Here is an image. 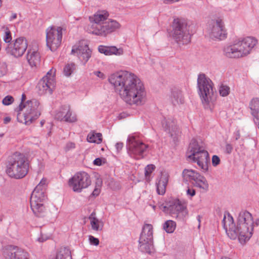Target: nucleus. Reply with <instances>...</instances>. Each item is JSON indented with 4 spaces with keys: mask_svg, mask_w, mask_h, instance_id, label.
<instances>
[{
    "mask_svg": "<svg viewBox=\"0 0 259 259\" xmlns=\"http://www.w3.org/2000/svg\"><path fill=\"white\" fill-rule=\"evenodd\" d=\"M108 80L126 103L137 106L145 103L146 96L145 88L136 75L127 71H119L111 74Z\"/></svg>",
    "mask_w": 259,
    "mask_h": 259,
    "instance_id": "obj_1",
    "label": "nucleus"
},
{
    "mask_svg": "<svg viewBox=\"0 0 259 259\" xmlns=\"http://www.w3.org/2000/svg\"><path fill=\"white\" fill-rule=\"evenodd\" d=\"M222 224L228 236L233 240L238 238L239 242L242 244L249 240L252 235V217L247 211H242L239 213L237 225L234 223L233 218L229 213H227V215L224 214Z\"/></svg>",
    "mask_w": 259,
    "mask_h": 259,
    "instance_id": "obj_2",
    "label": "nucleus"
},
{
    "mask_svg": "<svg viewBox=\"0 0 259 259\" xmlns=\"http://www.w3.org/2000/svg\"><path fill=\"white\" fill-rule=\"evenodd\" d=\"M108 16L109 14L105 11H98L93 16H90L87 31L97 35L106 36L119 29L121 25L116 20L109 19L104 22Z\"/></svg>",
    "mask_w": 259,
    "mask_h": 259,
    "instance_id": "obj_3",
    "label": "nucleus"
},
{
    "mask_svg": "<svg viewBox=\"0 0 259 259\" xmlns=\"http://www.w3.org/2000/svg\"><path fill=\"white\" fill-rule=\"evenodd\" d=\"M256 38L251 36L241 38L223 49L224 55L228 58L239 59L249 55L257 44Z\"/></svg>",
    "mask_w": 259,
    "mask_h": 259,
    "instance_id": "obj_4",
    "label": "nucleus"
},
{
    "mask_svg": "<svg viewBox=\"0 0 259 259\" xmlns=\"http://www.w3.org/2000/svg\"><path fill=\"white\" fill-rule=\"evenodd\" d=\"M29 166L27 157L23 153L16 152L9 157L6 171L11 178L22 179L27 174Z\"/></svg>",
    "mask_w": 259,
    "mask_h": 259,
    "instance_id": "obj_5",
    "label": "nucleus"
},
{
    "mask_svg": "<svg viewBox=\"0 0 259 259\" xmlns=\"http://www.w3.org/2000/svg\"><path fill=\"white\" fill-rule=\"evenodd\" d=\"M197 87L204 108L211 109L216 100L212 89V81L204 74H200L197 78Z\"/></svg>",
    "mask_w": 259,
    "mask_h": 259,
    "instance_id": "obj_6",
    "label": "nucleus"
},
{
    "mask_svg": "<svg viewBox=\"0 0 259 259\" xmlns=\"http://www.w3.org/2000/svg\"><path fill=\"white\" fill-rule=\"evenodd\" d=\"M171 28L169 35L178 44L185 45L190 42V26L186 20L179 18L174 19Z\"/></svg>",
    "mask_w": 259,
    "mask_h": 259,
    "instance_id": "obj_7",
    "label": "nucleus"
},
{
    "mask_svg": "<svg viewBox=\"0 0 259 259\" xmlns=\"http://www.w3.org/2000/svg\"><path fill=\"white\" fill-rule=\"evenodd\" d=\"M191 154L187 156V158L194 162H196L203 172L208 170V163L209 160V154L203 147L199 145L196 140H191L188 153Z\"/></svg>",
    "mask_w": 259,
    "mask_h": 259,
    "instance_id": "obj_8",
    "label": "nucleus"
},
{
    "mask_svg": "<svg viewBox=\"0 0 259 259\" xmlns=\"http://www.w3.org/2000/svg\"><path fill=\"white\" fill-rule=\"evenodd\" d=\"M45 189H41L39 186H36L33 191L30 197V207L37 217H42L46 213V208L42 203L46 198Z\"/></svg>",
    "mask_w": 259,
    "mask_h": 259,
    "instance_id": "obj_9",
    "label": "nucleus"
},
{
    "mask_svg": "<svg viewBox=\"0 0 259 259\" xmlns=\"http://www.w3.org/2000/svg\"><path fill=\"white\" fill-rule=\"evenodd\" d=\"M18 108V111L25 110L23 115L24 123L26 124H31L40 115L39 103L35 99L28 100L24 104H20Z\"/></svg>",
    "mask_w": 259,
    "mask_h": 259,
    "instance_id": "obj_10",
    "label": "nucleus"
},
{
    "mask_svg": "<svg viewBox=\"0 0 259 259\" xmlns=\"http://www.w3.org/2000/svg\"><path fill=\"white\" fill-rule=\"evenodd\" d=\"M148 145L139 140L137 136L130 135L127 139L126 147L129 155L135 159L144 157Z\"/></svg>",
    "mask_w": 259,
    "mask_h": 259,
    "instance_id": "obj_11",
    "label": "nucleus"
},
{
    "mask_svg": "<svg viewBox=\"0 0 259 259\" xmlns=\"http://www.w3.org/2000/svg\"><path fill=\"white\" fill-rule=\"evenodd\" d=\"M159 207L164 213L180 220H183L188 214L186 206L179 199L170 201L166 205L162 204Z\"/></svg>",
    "mask_w": 259,
    "mask_h": 259,
    "instance_id": "obj_12",
    "label": "nucleus"
},
{
    "mask_svg": "<svg viewBox=\"0 0 259 259\" xmlns=\"http://www.w3.org/2000/svg\"><path fill=\"white\" fill-rule=\"evenodd\" d=\"M91 183L90 176L86 172L80 171L76 173L69 179L68 185L73 192L80 193L90 186Z\"/></svg>",
    "mask_w": 259,
    "mask_h": 259,
    "instance_id": "obj_13",
    "label": "nucleus"
},
{
    "mask_svg": "<svg viewBox=\"0 0 259 259\" xmlns=\"http://www.w3.org/2000/svg\"><path fill=\"white\" fill-rule=\"evenodd\" d=\"M183 178L185 181L191 182L194 186L205 191L208 189V184L205 178L196 171L192 169L183 170Z\"/></svg>",
    "mask_w": 259,
    "mask_h": 259,
    "instance_id": "obj_14",
    "label": "nucleus"
},
{
    "mask_svg": "<svg viewBox=\"0 0 259 259\" xmlns=\"http://www.w3.org/2000/svg\"><path fill=\"white\" fill-rule=\"evenodd\" d=\"M62 39V28L51 27L46 30L47 47L52 51H56L60 46Z\"/></svg>",
    "mask_w": 259,
    "mask_h": 259,
    "instance_id": "obj_15",
    "label": "nucleus"
},
{
    "mask_svg": "<svg viewBox=\"0 0 259 259\" xmlns=\"http://www.w3.org/2000/svg\"><path fill=\"white\" fill-rule=\"evenodd\" d=\"M208 34L214 40H222L227 37V33L224 23L220 18L213 20L208 28Z\"/></svg>",
    "mask_w": 259,
    "mask_h": 259,
    "instance_id": "obj_16",
    "label": "nucleus"
},
{
    "mask_svg": "<svg viewBox=\"0 0 259 259\" xmlns=\"http://www.w3.org/2000/svg\"><path fill=\"white\" fill-rule=\"evenodd\" d=\"M8 46L6 49L7 52L15 57H19L22 56L26 51L28 44L25 37H20L17 38L14 43L9 44Z\"/></svg>",
    "mask_w": 259,
    "mask_h": 259,
    "instance_id": "obj_17",
    "label": "nucleus"
},
{
    "mask_svg": "<svg viewBox=\"0 0 259 259\" xmlns=\"http://www.w3.org/2000/svg\"><path fill=\"white\" fill-rule=\"evenodd\" d=\"M52 72V69L48 72L46 76L38 82L37 88L39 94L42 95L47 93L51 94L52 93L55 87L56 82Z\"/></svg>",
    "mask_w": 259,
    "mask_h": 259,
    "instance_id": "obj_18",
    "label": "nucleus"
},
{
    "mask_svg": "<svg viewBox=\"0 0 259 259\" xmlns=\"http://www.w3.org/2000/svg\"><path fill=\"white\" fill-rule=\"evenodd\" d=\"M5 259H29L28 254L23 249L14 245H7L3 250Z\"/></svg>",
    "mask_w": 259,
    "mask_h": 259,
    "instance_id": "obj_19",
    "label": "nucleus"
},
{
    "mask_svg": "<svg viewBox=\"0 0 259 259\" xmlns=\"http://www.w3.org/2000/svg\"><path fill=\"white\" fill-rule=\"evenodd\" d=\"M75 53L81 60L84 61V64H85L91 57L92 51L88 46L85 45L79 46L75 48L73 47L71 50V54H75Z\"/></svg>",
    "mask_w": 259,
    "mask_h": 259,
    "instance_id": "obj_20",
    "label": "nucleus"
},
{
    "mask_svg": "<svg viewBox=\"0 0 259 259\" xmlns=\"http://www.w3.org/2000/svg\"><path fill=\"white\" fill-rule=\"evenodd\" d=\"M169 99L174 106L183 104L185 102V98L182 90L177 88L171 89Z\"/></svg>",
    "mask_w": 259,
    "mask_h": 259,
    "instance_id": "obj_21",
    "label": "nucleus"
},
{
    "mask_svg": "<svg viewBox=\"0 0 259 259\" xmlns=\"http://www.w3.org/2000/svg\"><path fill=\"white\" fill-rule=\"evenodd\" d=\"M249 108L251 114L253 117L254 123L259 128V99L257 98H253L249 103Z\"/></svg>",
    "mask_w": 259,
    "mask_h": 259,
    "instance_id": "obj_22",
    "label": "nucleus"
},
{
    "mask_svg": "<svg viewBox=\"0 0 259 259\" xmlns=\"http://www.w3.org/2000/svg\"><path fill=\"white\" fill-rule=\"evenodd\" d=\"M98 51L100 53L107 56L112 55L120 56L123 54V50L122 48L118 49L115 46H99Z\"/></svg>",
    "mask_w": 259,
    "mask_h": 259,
    "instance_id": "obj_23",
    "label": "nucleus"
},
{
    "mask_svg": "<svg viewBox=\"0 0 259 259\" xmlns=\"http://www.w3.org/2000/svg\"><path fill=\"white\" fill-rule=\"evenodd\" d=\"M27 60L31 68H36L40 62V54L36 51L28 50L27 54Z\"/></svg>",
    "mask_w": 259,
    "mask_h": 259,
    "instance_id": "obj_24",
    "label": "nucleus"
},
{
    "mask_svg": "<svg viewBox=\"0 0 259 259\" xmlns=\"http://www.w3.org/2000/svg\"><path fill=\"white\" fill-rule=\"evenodd\" d=\"M162 124L164 131L171 137H174L178 134V128L174 120L165 119L162 121Z\"/></svg>",
    "mask_w": 259,
    "mask_h": 259,
    "instance_id": "obj_25",
    "label": "nucleus"
},
{
    "mask_svg": "<svg viewBox=\"0 0 259 259\" xmlns=\"http://www.w3.org/2000/svg\"><path fill=\"white\" fill-rule=\"evenodd\" d=\"M139 249L143 252L150 253L153 248V239L140 237L139 240Z\"/></svg>",
    "mask_w": 259,
    "mask_h": 259,
    "instance_id": "obj_26",
    "label": "nucleus"
},
{
    "mask_svg": "<svg viewBox=\"0 0 259 259\" xmlns=\"http://www.w3.org/2000/svg\"><path fill=\"white\" fill-rule=\"evenodd\" d=\"M168 181V176L167 174L163 173L156 183L157 192L159 195H163L165 192L166 187Z\"/></svg>",
    "mask_w": 259,
    "mask_h": 259,
    "instance_id": "obj_27",
    "label": "nucleus"
},
{
    "mask_svg": "<svg viewBox=\"0 0 259 259\" xmlns=\"http://www.w3.org/2000/svg\"><path fill=\"white\" fill-rule=\"evenodd\" d=\"M95 213L93 212L89 218L91 222L92 229L96 231L101 230L103 228V225H100L101 223L98 219L95 217Z\"/></svg>",
    "mask_w": 259,
    "mask_h": 259,
    "instance_id": "obj_28",
    "label": "nucleus"
},
{
    "mask_svg": "<svg viewBox=\"0 0 259 259\" xmlns=\"http://www.w3.org/2000/svg\"><path fill=\"white\" fill-rule=\"evenodd\" d=\"M56 259H72L70 250L67 247H62L57 252Z\"/></svg>",
    "mask_w": 259,
    "mask_h": 259,
    "instance_id": "obj_29",
    "label": "nucleus"
},
{
    "mask_svg": "<svg viewBox=\"0 0 259 259\" xmlns=\"http://www.w3.org/2000/svg\"><path fill=\"white\" fill-rule=\"evenodd\" d=\"M153 239V227L151 224H146L143 228L140 237Z\"/></svg>",
    "mask_w": 259,
    "mask_h": 259,
    "instance_id": "obj_30",
    "label": "nucleus"
},
{
    "mask_svg": "<svg viewBox=\"0 0 259 259\" xmlns=\"http://www.w3.org/2000/svg\"><path fill=\"white\" fill-rule=\"evenodd\" d=\"M69 109V105H64L61 106L60 109L57 111L55 114V118L60 121H63L64 119V115H65L66 113Z\"/></svg>",
    "mask_w": 259,
    "mask_h": 259,
    "instance_id": "obj_31",
    "label": "nucleus"
},
{
    "mask_svg": "<svg viewBox=\"0 0 259 259\" xmlns=\"http://www.w3.org/2000/svg\"><path fill=\"white\" fill-rule=\"evenodd\" d=\"M87 141L90 143L99 144L102 141V134L101 133H90L87 136Z\"/></svg>",
    "mask_w": 259,
    "mask_h": 259,
    "instance_id": "obj_32",
    "label": "nucleus"
},
{
    "mask_svg": "<svg viewBox=\"0 0 259 259\" xmlns=\"http://www.w3.org/2000/svg\"><path fill=\"white\" fill-rule=\"evenodd\" d=\"M176 227V223L175 222L168 220L164 223L163 228L167 233H171L175 231Z\"/></svg>",
    "mask_w": 259,
    "mask_h": 259,
    "instance_id": "obj_33",
    "label": "nucleus"
},
{
    "mask_svg": "<svg viewBox=\"0 0 259 259\" xmlns=\"http://www.w3.org/2000/svg\"><path fill=\"white\" fill-rule=\"evenodd\" d=\"M75 69V65L73 63L67 64L66 65L63 69V72L65 76L68 77L71 75L72 72Z\"/></svg>",
    "mask_w": 259,
    "mask_h": 259,
    "instance_id": "obj_34",
    "label": "nucleus"
},
{
    "mask_svg": "<svg viewBox=\"0 0 259 259\" xmlns=\"http://www.w3.org/2000/svg\"><path fill=\"white\" fill-rule=\"evenodd\" d=\"M155 166L153 164H149L145 168V176L147 181H150V175L155 169Z\"/></svg>",
    "mask_w": 259,
    "mask_h": 259,
    "instance_id": "obj_35",
    "label": "nucleus"
},
{
    "mask_svg": "<svg viewBox=\"0 0 259 259\" xmlns=\"http://www.w3.org/2000/svg\"><path fill=\"white\" fill-rule=\"evenodd\" d=\"M64 119L63 121H65L68 122H74L77 120L76 117L75 115H72V112L70 110V107H69V109L66 113L65 115H64Z\"/></svg>",
    "mask_w": 259,
    "mask_h": 259,
    "instance_id": "obj_36",
    "label": "nucleus"
},
{
    "mask_svg": "<svg viewBox=\"0 0 259 259\" xmlns=\"http://www.w3.org/2000/svg\"><path fill=\"white\" fill-rule=\"evenodd\" d=\"M4 35L3 37L4 40L6 43H11L12 40L11 33L9 29L7 28H4Z\"/></svg>",
    "mask_w": 259,
    "mask_h": 259,
    "instance_id": "obj_37",
    "label": "nucleus"
},
{
    "mask_svg": "<svg viewBox=\"0 0 259 259\" xmlns=\"http://www.w3.org/2000/svg\"><path fill=\"white\" fill-rule=\"evenodd\" d=\"M219 92L221 96L226 97L230 93V88L226 85L222 84L220 87Z\"/></svg>",
    "mask_w": 259,
    "mask_h": 259,
    "instance_id": "obj_38",
    "label": "nucleus"
},
{
    "mask_svg": "<svg viewBox=\"0 0 259 259\" xmlns=\"http://www.w3.org/2000/svg\"><path fill=\"white\" fill-rule=\"evenodd\" d=\"M13 102L14 98L11 96H7L5 97L2 101L3 104L7 106L11 104Z\"/></svg>",
    "mask_w": 259,
    "mask_h": 259,
    "instance_id": "obj_39",
    "label": "nucleus"
},
{
    "mask_svg": "<svg viewBox=\"0 0 259 259\" xmlns=\"http://www.w3.org/2000/svg\"><path fill=\"white\" fill-rule=\"evenodd\" d=\"M7 70L6 63L4 62H0V77L6 74Z\"/></svg>",
    "mask_w": 259,
    "mask_h": 259,
    "instance_id": "obj_40",
    "label": "nucleus"
},
{
    "mask_svg": "<svg viewBox=\"0 0 259 259\" xmlns=\"http://www.w3.org/2000/svg\"><path fill=\"white\" fill-rule=\"evenodd\" d=\"M89 241L92 245L97 246L99 244V240L98 238L94 237L93 236H89Z\"/></svg>",
    "mask_w": 259,
    "mask_h": 259,
    "instance_id": "obj_41",
    "label": "nucleus"
},
{
    "mask_svg": "<svg viewBox=\"0 0 259 259\" xmlns=\"http://www.w3.org/2000/svg\"><path fill=\"white\" fill-rule=\"evenodd\" d=\"M220 163V159L217 155H213L212 157V164L213 166H217Z\"/></svg>",
    "mask_w": 259,
    "mask_h": 259,
    "instance_id": "obj_42",
    "label": "nucleus"
},
{
    "mask_svg": "<svg viewBox=\"0 0 259 259\" xmlns=\"http://www.w3.org/2000/svg\"><path fill=\"white\" fill-rule=\"evenodd\" d=\"M105 163V159L97 158L94 161V164L96 165L100 166L102 165L103 163Z\"/></svg>",
    "mask_w": 259,
    "mask_h": 259,
    "instance_id": "obj_43",
    "label": "nucleus"
},
{
    "mask_svg": "<svg viewBox=\"0 0 259 259\" xmlns=\"http://www.w3.org/2000/svg\"><path fill=\"white\" fill-rule=\"evenodd\" d=\"M75 143L73 142H68L66 144L65 147V150L66 152H67L71 149H73L75 148Z\"/></svg>",
    "mask_w": 259,
    "mask_h": 259,
    "instance_id": "obj_44",
    "label": "nucleus"
},
{
    "mask_svg": "<svg viewBox=\"0 0 259 259\" xmlns=\"http://www.w3.org/2000/svg\"><path fill=\"white\" fill-rule=\"evenodd\" d=\"M100 185H101V184H99L98 186H96L95 188L94 189V190L92 193L93 196H97L98 195H99V194L100 193Z\"/></svg>",
    "mask_w": 259,
    "mask_h": 259,
    "instance_id": "obj_45",
    "label": "nucleus"
},
{
    "mask_svg": "<svg viewBox=\"0 0 259 259\" xmlns=\"http://www.w3.org/2000/svg\"><path fill=\"white\" fill-rule=\"evenodd\" d=\"M46 179H42L41 181L39 182V183L37 186L40 185V188L41 189H45L46 190Z\"/></svg>",
    "mask_w": 259,
    "mask_h": 259,
    "instance_id": "obj_46",
    "label": "nucleus"
},
{
    "mask_svg": "<svg viewBox=\"0 0 259 259\" xmlns=\"http://www.w3.org/2000/svg\"><path fill=\"white\" fill-rule=\"evenodd\" d=\"M187 195L191 197L194 196L195 195V191L193 189L188 188L186 191Z\"/></svg>",
    "mask_w": 259,
    "mask_h": 259,
    "instance_id": "obj_47",
    "label": "nucleus"
},
{
    "mask_svg": "<svg viewBox=\"0 0 259 259\" xmlns=\"http://www.w3.org/2000/svg\"><path fill=\"white\" fill-rule=\"evenodd\" d=\"M233 150L232 145L230 144H227L226 145V152L228 154H230Z\"/></svg>",
    "mask_w": 259,
    "mask_h": 259,
    "instance_id": "obj_48",
    "label": "nucleus"
},
{
    "mask_svg": "<svg viewBox=\"0 0 259 259\" xmlns=\"http://www.w3.org/2000/svg\"><path fill=\"white\" fill-rule=\"evenodd\" d=\"M48 238L49 237L48 236L41 235L40 237L37 238V241L39 242H43L48 240Z\"/></svg>",
    "mask_w": 259,
    "mask_h": 259,
    "instance_id": "obj_49",
    "label": "nucleus"
},
{
    "mask_svg": "<svg viewBox=\"0 0 259 259\" xmlns=\"http://www.w3.org/2000/svg\"><path fill=\"white\" fill-rule=\"evenodd\" d=\"M123 144L121 142L117 143L115 145V147L117 151H119L120 150H121L123 148Z\"/></svg>",
    "mask_w": 259,
    "mask_h": 259,
    "instance_id": "obj_50",
    "label": "nucleus"
},
{
    "mask_svg": "<svg viewBox=\"0 0 259 259\" xmlns=\"http://www.w3.org/2000/svg\"><path fill=\"white\" fill-rule=\"evenodd\" d=\"M94 74L97 76L98 77L101 78H105V75L104 74L102 73L101 72L99 71H95L94 72Z\"/></svg>",
    "mask_w": 259,
    "mask_h": 259,
    "instance_id": "obj_51",
    "label": "nucleus"
},
{
    "mask_svg": "<svg viewBox=\"0 0 259 259\" xmlns=\"http://www.w3.org/2000/svg\"><path fill=\"white\" fill-rule=\"evenodd\" d=\"M11 120V118L10 117H6L4 119V123L6 124L9 123Z\"/></svg>",
    "mask_w": 259,
    "mask_h": 259,
    "instance_id": "obj_52",
    "label": "nucleus"
},
{
    "mask_svg": "<svg viewBox=\"0 0 259 259\" xmlns=\"http://www.w3.org/2000/svg\"><path fill=\"white\" fill-rule=\"evenodd\" d=\"M235 140H238L240 138V134L239 131H237L235 133Z\"/></svg>",
    "mask_w": 259,
    "mask_h": 259,
    "instance_id": "obj_53",
    "label": "nucleus"
},
{
    "mask_svg": "<svg viewBox=\"0 0 259 259\" xmlns=\"http://www.w3.org/2000/svg\"><path fill=\"white\" fill-rule=\"evenodd\" d=\"M25 99H26V96H25V94H22V98H21V103H20V104H21V103H22V104H23V102L25 100Z\"/></svg>",
    "mask_w": 259,
    "mask_h": 259,
    "instance_id": "obj_54",
    "label": "nucleus"
},
{
    "mask_svg": "<svg viewBox=\"0 0 259 259\" xmlns=\"http://www.w3.org/2000/svg\"><path fill=\"white\" fill-rule=\"evenodd\" d=\"M17 18V14L16 13H14L12 14V15L11 17L10 20H13Z\"/></svg>",
    "mask_w": 259,
    "mask_h": 259,
    "instance_id": "obj_55",
    "label": "nucleus"
},
{
    "mask_svg": "<svg viewBox=\"0 0 259 259\" xmlns=\"http://www.w3.org/2000/svg\"><path fill=\"white\" fill-rule=\"evenodd\" d=\"M44 123H45L44 121H40V125H41V126H43V125L44 124Z\"/></svg>",
    "mask_w": 259,
    "mask_h": 259,
    "instance_id": "obj_56",
    "label": "nucleus"
},
{
    "mask_svg": "<svg viewBox=\"0 0 259 259\" xmlns=\"http://www.w3.org/2000/svg\"><path fill=\"white\" fill-rule=\"evenodd\" d=\"M198 221L199 223L200 222V217L199 215L198 216Z\"/></svg>",
    "mask_w": 259,
    "mask_h": 259,
    "instance_id": "obj_57",
    "label": "nucleus"
},
{
    "mask_svg": "<svg viewBox=\"0 0 259 259\" xmlns=\"http://www.w3.org/2000/svg\"><path fill=\"white\" fill-rule=\"evenodd\" d=\"M258 222H259V220H258L256 221L255 224H256V225H258Z\"/></svg>",
    "mask_w": 259,
    "mask_h": 259,
    "instance_id": "obj_58",
    "label": "nucleus"
},
{
    "mask_svg": "<svg viewBox=\"0 0 259 259\" xmlns=\"http://www.w3.org/2000/svg\"><path fill=\"white\" fill-rule=\"evenodd\" d=\"M3 136V134L0 135L1 137H2Z\"/></svg>",
    "mask_w": 259,
    "mask_h": 259,
    "instance_id": "obj_59",
    "label": "nucleus"
}]
</instances>
